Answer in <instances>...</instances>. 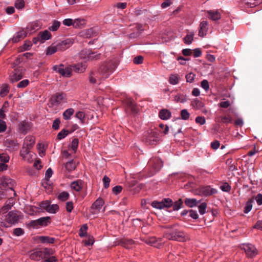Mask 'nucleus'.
Wrapping results in <instances>:
<instances>
[{
    "instance_id": "1",
    "label": "nucleus",
    "mask_w": 262,
    "mask_h": 262,
    "mask_svg": "<svg viewBox=\"0 0 262 262\" xmlns=\"http://www.w3.org/2000/svg\"><path fill=\"white\" fill-rule=\"evenodd\" d=\"M22 218L21 213L16 211H11L1 218L0 225L8 228L17 223Z\"/></svg>"
},
{
    "instance_id": "2",
    "label": "nucleus",
    "mask_w": 262,
    "mask_h": 262,
    "mask_svg": "<svg viewBox=\"0 0 262 262\" xmlns=\"http://www.w3.org/2000/svg\"><path fill=\"white\" fill-rule=\"evenodd\" d=\"M117 66V62L114 60H111L104 62L99 68L100 72L102 78L106 79L113 73Z\"/></svg>"
},
{
    "instance_id": "3",
    "label": "nucleus",
    "mask_w": 262,
    "mask_h": 262,
    "mask_svg": "<svg viewBox=\"0 0 262 262\" xmlns=\"http://www.w3.org/2000/svg\"><path fill=\"white\" fill-rule=\"evenodd\" d=\"M164 237L169 240L179 242H185L189 239L188 237L183 231L176 229L172 230L170 232L165 233Z\"/></svg>"
},
{
    "instance_id": "4",
    "label": "nucleus",
    "mask_w": 262,
    "mask_h": 262,
    "mask_svg": "<svg viewBox=\"0 0 262 262\" xmlns=\"http://www.w3.org/2000/svg\"><path fill=\"white\" fill-rule=\"evenodd\" d=\"M159 132L157 129L147 130L144 134L146 143L151 145H156L159 141Z\"/></svg>"
},
{
    "instance_id": "5",
    "label": "nucleus",
    "mask_w": 262,
    "mask_h": 262,
    "mask_svg": "<svg viewBox=\"0 0 262 262\" xmlns=\"http://www.w3.org/2000/svg\"><path fill=\"white\" fill-rule=\"evenodd\" d=\"M79 57L86 61L97 60L100 59V54L93 52L89 49H84L79 53Z\"/></svg>"
},
{
    "instance_id": "6",
    "label": "nucleus",
    "mask_w": 262,
    "mask_h": 262,
    "mask_svg": "<svg viewBox=\"0 0 262 262\" xmlns=\"http://www.w3.org/2000/svg\"><path fill=\"white\" fill-rule=\"evenodd\" d=\"M172 201L169 198H165L161 201H154L151 203V206L158 209H162L164 208H168L172 205Z\"/></svg>"
},
{
    "instance_id": "7",
    "label": "nucleus",
    "mask_w": 262,
    "mask_h": 262,
    "mask_svg": "<svg viewBox=\"0 0 262 262\" xmlns=\"http://www.w3.org/2000/svg\"><path fill=\"white\" fill-rule=\"evenodd\" d=\"M148 165L152 168V173H154L161 168L163 162L159 158L155 157L149 160Z\"/></svg>"
},
{
    "instance_id": "8",
    "label": "nucleus",
    "mask_w": 262,
    "mask_h": 262,
    "mask_svg": "<svg viewBox=\"0 0 262 262\" xmlns=\"http://www.w3.org/2000/svg\"><path fill=\"white\" fill-rule=\"evenodd\" d=\"M25 69L23 67H18L14 69L13 73L10 76V80L13 83L20 80L24 75Z\"/></svg>"
},
{
    "instance_id": "9",
    "label": "nucleus",
    "mask_w": 262,
    "mask_h": 262,
    "mask_svg": "<svg viewBox=\"0 0 262 262\" xmlns=\"http://www.w3.org/2000/svg\"><path fill=\"white\" fill-rule=\"evenodd\" d=\"M254 200H256L258 205H261L262 194L261 193H259L255 198H252L250 200L247 202L244 211L245 213H248L249 212L251 211L252 207V203L254 202Z\"/></svg>"
},
{
    "instance_id": "10",
    "label": "nucleus",
    "mask_w": 262,
    "mask_h": 262,
    "mask_svg": "<svg viewBox=\"0 0 262 262\" xmlns=\"http://www.w3.org/2000/svg\"><path fill=\"white\" fill-rule=\"evenodd\" d=\"M104 204V201L102 198L97 199L91 207V213L93 214H97L99 213Z\"/></svg>"
},
{
    "instance_id": "11",
    "label": "nucleus",
    "mask_w": 262,
    "mask_h": 262,
    "mask_svg": "<svg viewBox=\"0 0 262 262\" xmlns=\"http://www.w3.org/2000/svg\"><path fill=\"white\" fill-rule=\"evenodd\" d=\"M242 249L245 251L248 257H253L257 254V251L255 247L250 244H243Z\"/></svg>"
},
{
    "instance_id": "12",
    "label": "nucleus",
    "mask_w": 262,
    "mask_h": 262,
    "mask_svg": "<svg viewBox=\"0 0 262 262\" xmlns=\"http://www.w3.org/2000/svg\"><path fill=\"white\" fill-rule=\"evenodd\" d=\"M199 194L203 196H209L217 193L215 189L212 188L210 186H203L199 189Z\"/></svg>"
},
{
    "instance_id": "13",
    "label": "nucleus",
    "mask_w": 262,
    "mask_h": 262,
    "mask_svg": "<svg viewBox=\"0 0 262 262\" xmlns=\"http://www.w3.org/2000/svg\"><path fill=\"white\" fill-rule=\"evenodd\" d=\"M191 105L195 110H201L204 114L208 113V110L204 107V103L197 99H194L191 101Z\"/></svg>"
},
{
    "instance_id": "14",
    "label": "nucleus",
    "mask_w": 262,
    "mask_h": 262,
    "mask_svg": "<svg viewBox=\"0 0 262 262\" xmlns=\"http://www.w3.org/2000/svg\"><path fill=\"white\" fill-rule=\"evenodd\" d=\"M101 79H104L102 78V75L101 74V72H100L99 69L98 71H92L89 76V81L91 83L94 84L97 83L98 81H100Z\"/></svg>"
},
{
    "instance_id": "15",
    "label": "nucleus",
    "mask_w": 262,
    "mask_h": 262,
    "mask_svg": "<svg viewBox=\"0 0 262 262\" xmlns=\"http://www.w3.org/2000/svg\"><path fill=\"white\" fill-rule=\"evenodd\" d=\"M73 44L70 39H67L56 43L58 51H63L69 48Z\"/></svg>"
},
{
    "instance_id": "16",
    "label": "nucleus",
    "mask_w": 262,
    "mask_h": 262,
    "mask_svg": "<svg viewBox=\"0 0 262 262\" xmlns=\"http://www.w3.org/2000/svg\"><path fill=\"white\" fill-rule=\"evenodd\" d=\"M4 144L7 148H9V150L12 151L16 150L18 148V144L16 140L7 139L5 141Z\"/></svg>"
},
{
    "instance_id": "17",
    "label": "nucleus",
    "mask_w": 262,
    "mask_h": 262,
    "mask_svg": "<svg viewBox=\"0 0 262 262\" xmlns=\"http://www.w3.org/2000/svg\"><path fill=\"white\" fill-rule=\"evenodd\" d=\"M31 124L26 121H23L19 124V132L22 134H26L30 129Z\"/></svg>"
},
{
    "instance_id": "18",
    "label": "nucleus",
    "mask_w": 262,
    "mask_h": 262,
    "mask_svg": "<svg viewBox=\"0 0 262 262\" xmlns=\"http://www.w3.org/2000/svg\"><path fill=\"white\" fill-rule=\"evenodd\" d=\"M64 98V96L63 94L57 93L52 96L51 101L53 105H57L62 102Z\"/></svg>"
},
{
    "instance_id": "19",
    "label": "nucleus",
    "mask_w": 262,
    "mask_h": 262,
    "mask_svg": "<svg viewBox=\"0 0 262 262\" xmlns=\"http://www.w3.org/2000/svg\"><path fill=\"white\" fill-rule=\"evenodd\" d=\"M208 23L207 21H203L200 24L199 35L200 37H204L208 32Z\"/></svg>"
},
{
    "instance_id": "20",
    "label": "nucleus",
    "mask_w": 262,
    "mask_h": 262,
    "mask_svg": "<svg viewBox=\"0 0 262 262\" xmlns=\"http://www.w3.org/2000/svg\"><path fill=\"white\" fill-rule=\"evenodd\" d=\"M27 35V32L24 30L17 32L12 39L13 42L16 43L24 39Z\"/></svg>"
},
{
    "instance_id": "21",
    "label": "nucleus",
    "mask_w": 262,
    "mask_h": 262,
    "mask_svg": "<svg viewBox=\"0 0 262 262\" xmlns=\"http://www.w3.org/2000/svg\"><path fill=\"white\" fill-rule=\"evenodd\" d=\"M30 258L34 260H39L43 258V252L41 250L33 251L30 255Z\"/></svg>"
},
{
    "instance_id": "22",
    "label": "nucleus",
    "mask_w": 262,
    "mask_h": 262,
    "mask_svg": "<svg viewBox=\"0 0 262 262\" xmlns=\"http://www.w3.org/2000/svg\"><path fill=\"white\" fill-rule=\"evenodd\" d=\"M126 105L127 108L129 109L133 113H137L139 111V108L136 106L133 100L130 99L126 100Z\"/></svg>"
},
{
    "instance_id": "23",
    "label": "nucleus",
    "mask_w": 262,
    "mask_h": 262,
    "mask_svg": "<svg viewBox=\"0 0 262 262\" xmlns=\"http://www.w3.org/2000/svg\"><path fill=\"white\" fill-rule=\"evenodd\" d=\"M35 144V138L31 136H27L24 142L23 146L31 149Z\"/></svg>"
},
{
    "instance_id": "24",
    "label": "nucleus",
    "mask_w": 262,
    "mask_h": 262,
    "mask_svg": "<svg viewBox=\"0 0 262 262\" xmlns=\"http://www.w3.org/2000/svg\"><path fill=\"white\" fill-rule=\"evenodd\" d=\"M51 37V33L48 30H45L38 34V38L40 39V42H44L45 41L50 39Z\"/></svg>"
},
{
    "instance_id": "25",
    "label": "nucleus",
    "mask_w": 262,
    "mask_h": 262,
    "mask_svg": "<svg viewBox=\"0 0 262 262\" xmlns=\"http://www.w3.org/2000/svg\"><path fill=\"white\" fill-rule=\"evenodd\" d=\"M119 244L127 249H130L134 245V241L131 239H121L119 241Z\"/></svg>"
},
{
    "instance_id": "26",
    "label": "nucleus",
    "mask_w": 262,
    "mask_h": 262,
    "mask_svg": "<svg viewBox=\"0 0 262 262\" xmlns=\"http://www.w3.org/2000/svg\"><path fill=\"white\" fill-rule=\"evenodd\" d=\"M207 13L209 16V18L212 20H217L221 18V15L218 11L209 10Z\"/></svg>"
},
{
    "instance_id": "27",
    "label": "nucleus",
    "mask_w": 262,
    "mask_h": 262,
    "mask_svg": "<svg viewBox=\"0 0 262 262\" xmlns=\"http://www.w3.org/2000/svg\"><path fill=\"white\" fill-rule=\"evenodd\" d=\"M159 116L161 119L167 120L171 117V113L167 109H162L160 111Z\"/></svg>"
},
{
    "instance_id": "28",
    "label": "nucleus",
    "mask_w": 262,
    "mask_h": 262,
    "mask_svg": "<svg viewBox=\"0 0 262 262\" xmlns=\"http://www.w3.org/2000/svg\"><path fill=\"white\" fill-rule=\"evenodd\" d=\"M232 121V118L229 115L219 116L216 118V121L220 123H231Z\"/></svg>"
},
{
    "instance_id": "29",
    "label": "nucleus",
    "mask_w": 262,
    "mask_h": 262,
    "mask_svg": "<svg viewBox=\"0 0 262 262\" xmlns=\"http://www.w3.org/2000/svg\"><path fill=\"white\" fill-rule=\"evenodd\" d=\"M14 203L15 202L13 198H9L6 202L5 205L2 208V211H7L8 210L11 209V208L13 206Z\"/></svg>"
},
{
    "instance_id": "30",
    "label": "nucleus",
    "mask_w": 262,
    "mask_h": 262,
    "mask_svg": "<svg viewBox=\"0 0 262 262\" xmlns=\"http://www.w3.org/2000/svg\"><path fill=\"white\" fill-rule=\"evenodd\" d=\"M185 205L189 207L196 206L200 201H198L195 199L186 198L185 200Z\"/></svg>"
},
{
    "instance_id": "31",
    "label": "nucleus",
    "mask_w": 262,
    "mask_h": 262,
    "mask_svg": "<svg viewBox=\"0 0 262 262\" xmlns=\"http://www.w3.org/2000/svg\"><path fill=\"white\" fill-rule=\"evenodd\" d=\"M64 167L67 171L68 172H71L75 169L76 165L75 162H74L72 160L67 162L64 165Z\"/></svg>"
},
{
    "instance_id": "32",
    "label": "nucleus",
    "mask_w": 262,
    "mask_h": 262,
    "mask_svg": "<svg viewBox=\"0 0 262 262\" xmlns=\"http://www.w3.org/2000/svg\"><path fill=\"white\" fill-rule=\"evenodd\" d=\"M58 51L56 45L55 43H53L51 46L48 47L46 50V55H51L56 52Z\"/></svg>"
},
{
    "instance_id": "33",
    "label": "nucleus",
    "mask_w": 262,
    "mask_h": 262,
    "mask_svg": "<svg viewBox=\"0 0 262 262\" xmlns=\"http://www.w3.org/2000/svg\"><path fill=\"white\" fill-rule=\"evenodd\" d=\"M245 4L250 7H254L261 3V0H245Z\"/></svg>"
},
{
    "instance_id": "34",
    "label": "nucleus",
    "mask_w": 262,
    "mask_h": 262,
    "mask_svg": "<svg viewBox=\"0 0 262 262\" xmlns=\"http://www.w3.org/2000/svg\"><path fill=\"white\" fill-rule=\"evenodd\" d=\"M39 226H47L50 222V217L49 216L40 217L37 220Z\"/></svg>"
},
{
    "instance_id": "35",
    "label": "nucleus",
    "mask_w": 262,
    "mask_h": 262,
    "mask_svg": "<svg viewBox=\"0 0 262 262\" xmlns=\"http://www.w3.org/2000/svg\"><path fill=\"white\" fill-rule=\"evenodd\" d=\"M194 34L193 32H189L184 38V41L186 44L189 45L191 43L193 40V36Z\"/></svg>"
},
{
    "instance_id": "36",
    "label": "nucleus",
    "mask_w": 262,
    "mask_h": 262,
    "mask_svg": "<svg viewBox=\"0 0 262 262\" xmlns=\"http://www.w3.org/2000/svg\"><path fill=\"white\" fill-rule=\"evenodd\" d=\"M179 81V76L178 74H171L169 78V82L170 84L175 85Z\"/></svg>"
},
{
    "instance_id": "37",
    "label": "nucleus",
    "mask_w": 262,
    "mask_h": 262,
    "mask_svg": "<svg viewBox=\"0 0 262 262\" xmlns=\"http://www.w3.org/2000/svg\"><path fill=\"white\" fill-rule=\"evenodd\" d=\"M71 187L76 191H80L82 188L81 182L80 181H77L72 182L71 184Z\"/></svg>"
},
{
    "instance_id": "38",
    "label": "nucleus",
    "mask_w": 262,
    "mask_h": 262,
    "mask_svg": "<svg viewBox=\"0 0 262 262\" xmlns=\"http://www.w3.org/2000/svg\"><path fill=\"white\" fill-rule=\"evenodd\" d=\"M30 149L28 148L26 146H23L21 149L20 151V155L23 158H27L28 155L32 153L30 151Z\"/></svg>"
},
{
    "instance_id": "39",
    "label": "nucleus",
    "mask_w": 262,
    "mask_h": 262,
    "mask_svg": "<svg viewBox=\"0 0 262 262\" xmlns=\"http://www.w3.org/2000/svg\"><path fill=\"white\" fill-rule=\"evenodd\" d=\"M74 110L72 108L66 110L63 113V117L65 120H69L71 116L74 114Z\"/></svg>"
},
{
    "instance_id": "40",
    "label": "nucleus",
    "mask_w": 262,
    "mask_h": 262,
    "mask_svg": "<svg viewBox=\"0 0 262 262\" xmlns=\"http://www.w3.org/2000/svg\"><path fill=\"white\" fill-rule=\"evenodd\" d=\"M70 195L68 192L66 191H63L59 194L58 195V199L62 202L68 200L69 198Z\"/></svg>"
},
{
    "instance_id": "41",
    "label": "nucleus",
    "mask_w": 262,
    "mask_h": 262,
    "mask_svg": "<svg viewBox=\"0 0 262 262\" xmlns=\"http://www.w3.org/2000/svg\"><path fill=\"white\" fill-rule=\"evenodd\" d=\"M85 24V20L83 19H76L74 20L73 26L75 28H80L84 25Z\"/></svg>"
},
{
    "instance_id": "42",
    "label": "nucleus",
    "mask_w": 262,
    "mask_h": 262,
    "mask_svg": "<svg viewBox=\"0 0 262 262\" xmlns=\"http://www.w3.org/2000/svg\"><path fill=\"white\" fill-rule=\"evenodd\" d=\"M40 239L42 243L52 244L55 241V238L49 236H40Z\"/></svg>"
},
{
    "instance_id": "43",
    "label": "nucleus",
    "mask_w": 262,
    "mask_h": 262,
    "mask_svg": "<svg viewBox=\"0 0 262 262\" xmlns=\"http://www.w3.org/2000/svg\"><path fill=\"white\" fill-rule=\"evenodd\" d=\"M144 242L149 245H150L151 246H154L155 247L157 246V245H156V243L157 242V238L155 237H150L147 239H146Z\"/></svg>"
},
{
    "instance_id": "44",
    "label": "nucleus",
    "mask_w": 262,
    "mask_h": 262,
    "mask_svg": "<svg viewBox=\"0 0 262 262\" xmlns=\"http://www.w3.org/2000/svg\"><path fill=\"white\" fill-rule=\"evenodd\" d=\"M59 210L58 205L57 204L50 205L47 212L50 213H55Z\"/></svg>"
},
{
    "instance_id": "45",
    "label": "nucleus",
    "mask_w": 262,
    "mask_h": 262,
    "mask_svg": "<svg viewBox=\"0 0 262 262\" xmlns=\"http://www.w3.org/2000/svg\"><path fill=\"white\" fill-rule=\"evenodd\" d=\"M88 229V226L86 224H84L79 230V235L80 237H84L86 234V231Z\"/></svg>"
},
{
    "instance_id": "46",
    "label": "nucleus",
    "mask_w": 262,
    "mask_h": 262,
    "mask_svg": "<svg viewBox=\"0 0 262 262\" xmlns=\"http://www.w3.org/2000/svg\"><path fill=\"white\" fill-rule=\"evenodd\" d=\"M69 131L65 129H62L57 135V138L59 140L63 139L69 134Z\"/></svg>"
},
{
    "instance_id": "47",
    "label": "nucleus",
    "mask_w": 262,
    "mask_h": 262,
    "mask_svg": "<svg viewBox=\"0 0 262 262\" xmlns=\"http://www.w3.org/2000/svg\"><path fill=\"white\" fill-rule=\"evenodd\" d=\"M74 71L76 72L82 73L85 71V67L81 64H78L73 66Z\"/></svg>"
},
{
    "instance_id": "48",
    "label": "nucleus",
    "mask_w": 262,
    "mask_h": 262,
    "mask_svg": "<svg viewBox=\"0 0 262 262\" xmlns=\"http://www.w3.org/2000/svg\"><path fill=\"white\" fill-rule=\"evenodd\" d=\"M13 233L16 236H19L25 233V231L21 228H16L13 230Z\"/></svg>"
},
{
    "instance_id": "49",
    "label": "nucleus",
    "mask_w": 262,
    "mask_h": 262,
    "mask_svg": "<svg viewBox=\"0 0 262 262\" xmlns=\"http://www.w3.org/2000/svg\"><path fill=\"white\" fill-rule=\"evenodd\" d=\"M181 118L183 120H186L189 119V116H190V114L189 113V112L187 111V110L184 109V110H182L181 112Z\"/></svg>"
},
{
    "instance_id": "50",
    "label": "nucleus",
    "mask_w": 262,
    "mask_h": 262,
    "mask_svg": "<svg viewBox=\"0 0 262 262\" xmlns=\"http://www.w3.org/2000/svg\"><path fill=\"white\" fill-rule=\"evenodd\" d=\"M76 117L80 120L81 123H83L85 120V114L84 112L79 111L75 115Z\"/></svg>"
},
{
    "instance_id": "51",
    "label": "nucleus",
    "mask_w": 262,
    "mask_h": 262,
    "mask_svg": "<svg viewBox=\"0 0 262 262\" xmlns=\"http://www.w3.org/2000/svg\"><path fill=\"white\" fill-rule=\"evenodd\" d=\"M60 23L59 21L54 20L52 25L49 27V30L52 31H56L59 27Z\"/></svg>"
},
{
    "instance_id": "52",
    "label": "nucleus",
    "mask_w": 262,
    "mask_h": 262,
    "mask_svg": "<svg viewBox=\"0 0 262 262\" xmlns=\"http://www.w3.org/2000/svg\"><path fill=\"white\" fill-rule=\"evenodd\" d=\"M72 73V69L70 67H66L63 69V72L61 73V75L65 77H70Z\"/></svg>"
},
{
    "instance_id": "53",
    "label": "nucleus",
    "mask_w": 262,
    "mask_h": 262,
    "mask_svg": "<svg viewBox=\"0 0 262 262\" xmlns=\"http://www.w3.org/2000/svg\"><path fill=\"white\" fill-rule=\"evenodd\" d=\"M198 208L200 213L204 214L206 212L207 204L206 203H202L199 206Z\"/></svg>"
},
{
    "instance_id": "54",
    "label": "nucleus",
    "mask_w": 262,
    "mask_h": 262,
    "mask_svg": "<svg viewBox=\"0 0 262 262\" xmlns=\"http://www.w3.org/2000/svg\"><path fill=\"white\" fill-rule=\"evenodd\" d=\"M9 90L8 86L5 85L0 91V96L2 97L6 96L9 93Z\"/></svg>"
},
{
    "instance_id": "55",
    "label": "nucleus",
    "mask_w": 262,
    "mask_h": 262,
    "mask_svg": "<svg viewBox=\"0 0 262 262\" xmlns=\"http://www.w3.org/2000/svg\"><path fill=\"white\" fill-rule=\"evenodd\" d=\"M50 205V202L48 201H46L41 202L39 204V206L41 209H44L47 211Z\"/></svg>"
},
{
    "instance_id": "56",
    "label": "nucleus",
    "mask_w": 262,
    "mask_h": 262,
    "mask_svg": "<svg viewBox=\"0 0 262 262\" xmlns=\"http://www.w3.org/2000/svg\"><path fill=\"white\" fill-rule=\"evenodd\" d=\"M63 69H64V66L62 64H61L59 66L56 65L53 67V69L54 70V71H56V72L59 73L61 75V73L62 72H63Z\"/></svg>"
},
{
    "instance_id": "57",
    "label": "nucleus",
    "mask_w": 262,
    "mask_h": 262,
    "mask_svg": "<svg viewBox=\"0 0 262 262\" xmlns=\"http://www.w3.org/2000/svg\"><path fill=\"white\" fill-rule=\"evenodd\" d=\"M78 143V140L76 138L74 139L72 141L71 147L74 152H75L77 148Z\"/></svg>"
},
{
    "instance_id": "58",
    "label": "nucleus",
    "mask_w": 262,
    "mask_h": 262,
    "mask_svg": "<svg viewBox=\"0 0 262 262\" xmlns=\"http://www.w3.org/2000/svg\"><path fill=\"white\" fill-rule=\"evenodd\" d=\"M195 77V75L193 73H189L186 75V79L187 82L192 83Z\"/></svg>"
},
{
    "instance_id": "59",
    "label": "nucleus",
    "mask_w": 262,
    "mask_h": 262,
    "mask_svg": "<svg viewBox=\"0 0 262 262\" xmlns=\"http://www.w3.org/2000/svg\"><path fill=\"white\" fill-rule=\"evenodd\" d=\"M6 129L7 125L6 122L0 119V133L5 132Z\"/></svg>"
},
{
    "instance_id": "60",
    "label": "nucleus",
    "mask_w": 262,
    "mask_h": 262,
    "mask_svg": "<svg viewBox=\"0 0 262 262\" xmlns=\"http://www.w3.org/2000/svg\"><path fill=\"white\" fill-rule=\"evenodd\" d=\"M183 204V202L182 201V199H179L178 201L175 202L173 206V209L174 210H179Z\"/></svg>"
},
{
    "instance_id": "61",
    "label": "nucleus",
    "mask_w": 262,
    "mask_h": 262,
    "mask_svg": "<svg viewBox=\"0 0 262 262\" xmlns=\"http://www.w3.org/2000/svg\"><path fill=\"white\" fill-rule=\"evenodd\" d=\"M9 156L7 154H0V160L3 163H7L9 160Z\"/></svg>"
},
{
    "instance_id": "62",
    "label": "nucleus",
    "mask_w": 262,
    "mask_h": 262,
    "mask_svg": "<svg viewBox=\"0 0 262 262\" xmlns=\"http://www.w3.org/2000/svg\"><path fill=\"white\" fill-rule=\"evenodd\" d=\"M24 0H17L15 3V6L17 9H22L24 7Z\"/></svg>"
},
{
    "instance_id": "63",
    "label": "nucleus",
    "mask_w": 262,
    "mask_h": 262,
    "mask_svg": "<svg viewBox=\"0 0 262 262\" xmlns=\"http://www.w3.org/2000/svg\"><path fill=\"white\" fill-rule=\"evenodd\" d=\"M143 57L142 56H138L134 58L133 62L135 64H141L143 61Z\"/></svg>"
},
{
    "instance_id": "64",
    "label": "nucleus",
    "mask_w": 262,
    "mask_h": 262,
    "mask_svg": "<svg viewBox=\"0 0 262 262\" xmlns=\"http://www.w3.org/2000/svg\"><path fill=\"white\" fill-rule=\"evenodd\" d=\"M220 188L223 191L225 192H229L231 189L230 186L227 183H224L221 186Z\"/></svg>"
}]
</instances>
